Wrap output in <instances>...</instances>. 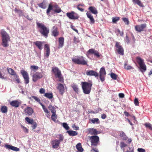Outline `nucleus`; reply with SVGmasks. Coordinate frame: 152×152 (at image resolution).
<instances>
[{
	"mask_svg": "<svg viewBox=\"0 0 152 152\" xmlns=\"http://www.w3.org/2000/svg\"><path fill=\"white\" fill-rule=\"evenodd\" d=\"M39 31L45 38H47L49 33V29L46 27L44 24L39 22L36 23Z\"/></svg>",
	"mask_w": 152,
	"mask_h": 152,
	"instance_id": "nucleus-1",
	"label": "nucleus"
},
{
	"mask_svg": "<svg viewBox=\"0 0 152 152\" xmlns=\"http://www.w3.org/2000/svg\"><path fill=\"white\" fill-rule=\"evenodd\" d=\"M1 34L2 39L1 45L4 47H7L9 46L8 42L10 40V37L9 34L4 29L1 30Z\"/></svg>",
	"mask_w": 152,
	"mask_h": 152,
	"instance_id": "nucleus-2",
	"label": "nucleus"
},
{
	"mask_svg": "<svg viewBox=\"0 0 152 152\" xmlns=\"http://www.w3.org/2000/svg\"><path fill=\"white\" fill-rule=\"evenodd\" d=\"M81 84L83 93L85 94H89L91 89L93 85L92 82L89 80L88 82H82Z\"/></svg>",
	"mask_w": 152,
	"mask_h": 152,
	"instance_id": "nucleus-3",
	"label": "nucleus"
},
{
	"mask_svg": "<svg viewBox=\"0 0 152 152\" xmlns=\"http://www.w3.org/2000/svg\"><path fill=\"white\" fill-rule=\"evenodd\" d=\"M72 62L75 64L83 65L87 64V61L83 56L78 57L77 58H72Z\"/></svg>",
	"mask_w": 152,
	"mask_h": 152,
	"instance_id": "nucleus-4",
	"label": "nucleus"
},
{
	"mask_svg": "<svg viewBox=\"0 0 152 152\" xmlns=\"http://www.w3.org/2000/svg\"><path fill=\"white\" fill-rule=\"evenodd\" d=\"M136 61L140 66L141 71L142 72H145L146 70V66L144 62V60L140 57L137 56L136 58Z\"/></svg>",
	"mask_w": 152,
	"mask_h": 152,
	"instance_id": "nucleus-5",
	"label": "nucleus"
},
{
	"mask_svg": "<svg viewBox=\"0 0 152 152\" xmlns=\"http://www.w3.org/2000/svg\"><path fill=\"white\" fill-rule=\"evenodd\" d=\"M89 139L92 146H96L99 142V137L96 135L93 136L89 137Z\"/></svg>",
	"mask_w": 152,
	"mask_h": 152,
	"instance_id": "nucleus-6",
	"label": "nucleus"
},
{
	"mask_svg": "<svg viewBox=\"0 0 152 152\" xmlns=\"http://www.w3.org/2000/svg\"><path fill=\"white\" fill-rule=\"evenodd\" d=\"M52 71L54 73L55 76L59 78V81H61L62 78L61 77V72L58 67H53Z\"/></svg>",
	"mask_w": 152,
	"mask_h": 152,
	"instance_id": "nucleus-7",
	"label": "nucleus"
},
{
	"mask_svg": "<svg viewBox=\"0 0 152 152\" xmlns=\"http://www.w3.org/2000/svg\"><path fill=\"white\" fill-rule=\"evenodd\" d=\"M66 15L69 19L72 20H76L79 18L78 14L73 11L67 13Z\"/></svg>",
	"mask_w": 152,
	"mask_h": 152,
	"instance_id": "nucleus-8",
	"label": "nucleus"
},
{
	"mask_svg": "<svg viewBox=\"0 0 152 152\" xmlns=\"http://www.w3.org/2000/svg\"><path fill=\"white\" fill-rule=\"evenodd\" d=\"M20 73L24 78L25 83L26 84L28 83L29 82V78L27 72L24 70H21L20 71Z\"/></svg>",
	"mask_w": 152,
	"mask_h": 152,
	"instance_id": "nucleus-9",
	"label": "nucleus"
},
{
	"mask_svg": "<svg viewBox=\"0 0 152 152\" xmlns=\"http://www.w3.org/2000/svg\"><path fill=\"white\" fill-rule=\"evenodd\" d=\"M115 46L116 48V50L118 53L121 55L124 54V50L123 47L120 45V43L118 42H116Z\"/></svg>",
	"mask_w": 152,
	"mask_h": 152,
	"instance_id": "nucleus-10",
	"label": "nucleus"
},
{
	"mask_svg": "<svg viewBox=\"0 0 152 152\" xmlns=\"http://www.w3.org/2000/svg\"><path fill=\"white\" fill-rule=\"evenodd\" d=\"M146 24L144 23L135 26L134 27L136 31L139 32H140L144 31V29L146 27Z\"/></svg>",
	"mask_w": 152,
	"mask_h": 152,
	"instance_id": "nucleus-11",
	"label": "nucleus"
},
{
	"mask_svg": "<svg viewBox=\"0 0 152 152\" xmlns=\"http://www.w3.org/2000/svg\"><path fill=\"white\" fill-rule=\"evenodd\" d=\"M106 71L104 67H102L99 71V78L102 82H103L104 80V78L106 75Z\"/></svg>",
	"mask_w": 152,
	"mask_h": 152,
	"instance_id": "nucleus-12",
	"label": "nucleus"
},
{
	"mask_svg": "<svg viewBox=\"0 0 152 152\" xmlns=\"http://www.w3.org/2000/svg\"><path fill=\"white\" fill-rule=\"evenodd\" d=\"M43 77L42 73L37 72L32 76V80L34 82H36L39 79L42 78Z\"/></svg>",
	"mask_w": 152,
	"mask_h": 152,
	"instance_id": "nucleus-13",
	"label": "nucleus"
},
{
	"mask_svg": "<svg viewBox=\"0 0 152 152\" xmlns=\"http://www.w3.org/2000/svg\"><path fill=\"white\" fill-rule=\"evenodd\" d=\"M25 113L28 116H30L34 113V111L32 108L30 107H27L24 110Z\"/></svg>",
	"mask_w": 152,
	"mask_h": 152,
	"instance_id": "nucleus-14",
	"label": "nucleus"
},
{
	"mask_svg": "<svg viewBox=\"0 0 152 152\" xmlns=\"http://www.w3.org/2000/svg\"><path fill=\"white\" fill-rule=\"evenodd\" d=\"M87 53L88 54H94L97 58H99L100 57V55L99 54L98 51L95 50L94 49L92 48L90 49Z\"/></svg>",
	"mask_w": 152,
	"mask_h": 152,
	"instance_id": "nucleus-15",
	"label": "nucleus"
},
{
	"mask_svg": "<svg viewBox=\"0 0 152 152\" xmlns=\"http://www.w3.org/2000/svg\"><path fill=\"white\" fill-rule=\"evenodd\" d=\"M52 147L54 148H57L59 146L60 144V141L58 140H52L51 142Z\"/></svg>",
	"mask_w": 152,
	"mask_h": 152,
	"instance_id": "nucleus-16",
	"label": "nucleus"
},
{
	"mask_svg": "<svg viewBox=\"0 0 152 152\" xmlns=\"http://www.w3.org/2000/svg\"><path fill=\"white\" fill-rule=\"evenodd\" d=\"M86 75L88 76H94L95 77H98L99 74L96 71L93 70H87L86 72Z\"/></svg>",
	"mask_w": 152,
	"mask_h": 152,
	"instance_id": "nucleus-17",
	"label": "nucleus"
},
{
	"mask_svg": "<svg viewBox=\"0 0 152 152\" xmlns=\"http://www.w3.org/2000/svg\"><path fill=\"white\" fill-rule=\"evenodd\" d=\"M44 50H45V56L47 58H48L50 53V49L49 45L47 44H46L44 46Z\"/></svg>",
	"mask_w": 152,
	"mask_h": 152,
	"instance_id": "nucleus-18",
	"label": "nucleus"
},
{
	"mask_svg": "<svg viewBox=\"0 0 152 152\" xmlns=\"http://www.w3.org/2000/svg\"><path fill=\"white\" fill-rule=\"evenodd\" d=\"M59 93L61 95H63L65 92V89L64 86L61 83H59L58 84L57 88Z\"/></svg>",
	"mask_w": 152,
	"mask_h": 152,
	"instance_id": "nucleus-19",
	"label": "nucleus"
},
{
	"mask_svg": "<svg viewBox=\"0 0 152 152\" xmlns=\"http://www.w3.org/2000/svg\"><path fill=\"white\" fill-rule=\"evenodd\" d=\"M51 35L52 36L56 37L58 36L59 34V32L58 31L57 28L55 26L53 27L51 31Z\"/></svg>",
	"mask_w": 152,
	"mask_h": 152,
	"instance_id": "nucleus-20",
	"label": "nucleus"
},
{
	"mask_svg": "<svg viewBox=\"0 0 152 152\" xmlns=\"http://www.w3.org/2000/svg\"><path fill=\"white\" fill-rule=\"evenodd\" d=\"M33 43L39 49L41 50L43 48V42L37 41L34 42Z\"/></svg>",
	"mask_w": 152,
	"mask_h": 152,
	"instance_id": "nucleus-21",
	"label": "nucleus"
},
{
	"mask_svg": "<svg viewBox=\"0 0 152 152\" xmlns=\"http://www.w3.org/2000/svg\"><path fill=\"white\" fill-rule=\"evenodd\" d=\"M89 133L92 135L95 136L99 133V132L93 128L90 129L88 130Z\"/></svg>",
	"mask_w": 152,
	"mask_h": 152,
	"instance_id": "nucleus-22",
	"label": "nucleus"
},
{
	"mask_svg": "<svg viewBox=\"0 0 152 152\" xmlns=\"http://www.w3.org/2000/svg\"><path fill=\"white\" fill-rule=\"evenodd\" d=\"M5 147L7 149H11L14 151H18L19 150V149L18 148L8 144L5 145Z\"/></svg>",
	"mask_w": 152,
	"mask_h": 152,
	"instance_id": "nucleus-23",
	"label": "nucleus"
},
{
	"mask_svg": "<svg viewBox=\"0 0 152 152\" xmlns=\"http://www.w3.org/2000/svg\"><path fill=\"white\" fill-rule=\"evenodd\" d=\"M10 104L12 106L15 107H18L19 106L20 103L16 100L11 102Z\"/></svg>",
	"mask_w": 152,
	"mask_h": 152,
	"instance_id": "nucleus-24",
	"label": "nucleus"
},
{
	"mask_svg": "<svg viewBox=\"0 0 152 152\" xmlns=\"http://www.w3.org/2000/svg\"><path fill=\"white\" fill-rule=\"evenodd\" d=\"M64 38L63 37H60L58 38V48H61L63 47L64 44Z\"/></svg>",
	"mask_w": 152,
	"mask_h": 152,
	"instance_id": "nucleus-25",
	"label": "nucleus"
},
{
	"mask_svg": "<svg viewBox=\"0 0 152 152\" xmlns=\"http://www.w3.org/2000/svg\"><path fill=\"white\" fill-rule=\"evenodd\" d=\"M86 14L87 17L90 19V23L92 24H94L95 22V20L91 13L88 12Z\"/></svg>",
	"mask_w": 152,
	"mask_h": 152,
	"instance_id": "nucleus-26",
	"label": "nucleus"
},
{
	"mask_svg": "<svg viewBox=\"0 0 152 152\" xmlns=\"http://www.w3.org/2000/svg\"><path fill=\"white\" fill-rule=\"evenodd\" d=\"M88 10L93 14H96L98 13L96 9L94 7L90 6L88 8Z\"/></svg>",
	"mask_w": 152,
	"mask_h": 152,
	"instance_id": "nucleus-27",
	"label": "nucleus"
},
{
	"mask_svg": "<svg viewBox=\"0 0 152 152\" xmlns=\"http://www.w3.org/2000/svg\"><path fill=\"white\" fill-rule=\"evenodd\" d=\"M7 70L8 73L12 75L15 76L16 74L15 71L12 69L7 67Z\"/></svg>",
	"mask_w": 152,
	"mask_h": 152,
	"instance_id": "nucleus-28",
	"label": "nucleus"
},
{
	"mask_svg": "<svg viewBox=\"0 0 152 152\" xmlns=\"http://www.w3.org/2000/svg\"><path fill=\"white\" fill-rule=\"evenodd\" d=\"M132 2L135 4H137L139 6L141 7H144V5H143L142 3L140 0H132Z\"/></svg>",
	"mask_w": 152,
	"mask_h": 152,
	"instance_id": "nucleus-29",
	"label": "nucleus"
},
{
	"mask_svg": "<svg viewBox=\"0 0 152 152\" xmlns=\"http://www.w3.org/2000/svg\"><path fill=\"white\" fill-rule=\"evenodd\" d=\"M70 136H75L77 135V132L74 131L69 130L66 132Z\"/></svg>",
	"mask_w": 152,
	"mask_h": 152,
	"instance_id": "nucleus-30",
	"label": "nucleus"
},
{
	"mask_svg": "<svg viewBox=\"0 0 152 152\" xmlns=\"http://www.w3.org/2000/svg\"><path fill=\"white\" fill-rule=\"evenodd\" d=\"M38 5L40 7L43 9H45L47 7L45 1V0H44L42 2L38 4Z\"/></svg>",
	"mask_w": 152,
	"mask_h": 152,
	"instance_id": "nucleus-31",
	"label": "nucleus"
},
{
	"mask_svg": "<svg viewBox=\"0 0 152 152\" xmlns=\"http://www.w3.org/2000/svg\"><path fill=\"white\" fill-rule=\"evenodd\" d=\"M25 120L28 122V123L30 124H32L34 122V120L32 118H30L28 117H26Z\"/></svg>",
	"mask_w": 152,
	"mask_h": 152,
	"instance_id": "nucleus-32",
	"label": "nucleus"
},
{
	"mask_svg": "<svg viewBox=\"0 0 152 152\" xmlns=\"http://www.w3.org/2000/svg\"><path fill=\"white\" fill-rule=\"evenodd\" d=\"M44 96L49 99H51L53 98V95L52 93H45Z\"/></svg>",
	"mask_w": 152,
	"mask_h": 152,
	"instance_id": "nucleus-33",
	"label": "nucleus"
},
{
	"mask_svg": "<svg viewBox=\"0 0 152 152\" xmlns=\"http://www.w3.org/2000/svg\"><path fill=\"white\" fill-rule=\"evenodd\" d=\"M120 136L121 137H122L123 139L124 140H126L128 139L127 136L123 131L120 132Z\"/></svg>",
	"mask_w": 152,
	"mask_h": 152,
	"instance_id": "nucleus-34",
	"label": "nucleus"
},
{
	"mask_svg": "<svg viewBox=\"0 0 152 152\" xmlns=\"http://www.w3.org/2000/svg\"><path fill=\"white\" fill-rule=\"evenodd\" d=\"M76 148L80 152H82L83 151V149L82 148L81 144L80 143H78L76 145Z\"/></svg>",
	"mask_w": 152,
	"mask_h": 152,
	"instance_id": "nucleus-35",
	"label": "nucleus"
},
{
	"mask_svg": "<svg viewBox=\"0 0 152 152\" xmlns=\"http://www.w3.org/2000/svg\"><path fill=\"white\" fill-rule=\"evenodd\" d=\"M71 86L73 88L74 90L76 93L78 92V88L77 87V85L75 83H73L71 85Z\"/></svg>",
	"mask_w": 152,
	"mask_h": 152,
	"instance_id": "nucleus-36",
	"label": "nucleus"
},
{
	"mask_svg": "<svg viewBox=\"0 0 152 152\" xmlns=\"http://www.w3.org/2000/svg\"><path fill=\"white\" fill-rule=\"evenodd\" d=\"M53 6L51 4H50L46 11V13L47 15H49L50 12L51 10H53Z\"/></svg>",
	"mask_w": 152,
	"mask_h": 152,
	"instance_id": "nucleus-37",
	"label": "nucleus"
},
{
	"mask_svg": "<svg viewBox=\"0 0 152 152\" xmlns=\"http://www.w3.org/2000/svg\"><path fill=\"white\" fill-rule=\"evenodd\" d=\"M49 109L51 111L52 113H56V111L55 108L51 105H50L48 106Z\"/></svg>",
	"mask_w": 152,
	"mask_h": 152,
	"instance_id": "nucleus-38",
	"label": "nucleus"
},
{
	"mask_svg": "<svg viewBox=\"0 0 152 152\" xmlns=\"http://www.w3.org/2000/svg\"><path fill=\"white\" fill-rule=\"evenodd\" d=\"M90 121H91V122L94 124L95 123L99 124L100 123V121L99 119L98 118H93L91 119Z\"/></svg>",
	"mask_w": 152,
	"mask_h": 152,
	"instance_id": "nucleus-39",
	"label": "nucleus"
},
{
	"mask_svg": "<svg viewBox=\"0 0 152 152\" xmlns=\"http://www.w3.org/2000/svg\"><path fill=\"white\" fill-rule=\"evenodd\" d=\"M41 105L42 106L43 109L44 110V112L47 114H48V115H49L50 112H49L48 109L45 107V105L42 104H41Z\"/></svg>",
	"mask_w": 152,
	"mask_h": 152,
	"instance_id": "nucleus-40",
	"label": "nucleus"
},
{
	"mask_svg": "<svg viewBox=\"0 0 152 152\" xmlns=\"http://www.w3.org/2000/svg\"><path fill=\"white\" fill-rule=\"evenodd\" d=\"M1 110L2 113H6L7 112V108L6 106H3L1 107Z\"/></svg>",
	"mask_w": 152,
	"mask_h": 152,
	"instance_id": "nucleus-41",
	"label": "nucleus"
},
{
	"mask_svg": "<svg viewBox=\"0 0 152 152\" xmlns=\"http://www.w3.org/2000/svg\"><path fill=\"white\" fill-rule=\"evenodd\" d=\"M52 120L54 121L55 122L57 118V115L56 113H53L51 116Z\"/></svg>",
	"mask_w": 152,
	"mask_h": 152,
	"instance_id": "nucleus-42",
	"label": "nucleus"
},
{
	"mask_svg": "<svg viewBox=\"0 0 152 152\" xmlns=\"http://www.w3.org/2000/svg\"><path fill=\"white\" fill-rule=\"evenodd\" d=\"M124 68L127 70L133 69V68L131 66L129 65L127 66V64L126 63L124 64Z\"/></svg>",
	"mask_w": 152,
	"mask_h": 152,
	"instance_id": "nucleus-43",
	"label": "nucleus"
},
{
	"mask_svg": "<svg viewBox=\"0 0 152 152\" xmlns=\"http://www.w3.org/2000/svg\"><path fill=\"white\" fill-rule=\"evenodd\" d=\"M122 19L126 25H129V21L128 18H122Z\"/></svg>",
	"mask_w": 152,
	"mask_h": 152,
	"instance_id": "nucleus-44",
	"label": "nucleus"
},
{
	"mask_svg": "<svg viewBox=\"0 0 152 152\" xmlns=\"http://www.w3.org/2000/svg\"><path fill=\"white\" fill-rule=\"evenodd\" d=\"M112 22L114 23H115L116 22L120 20L119 17H113L112 18Z\"/></svg>",
	"mask_w": 152,
	"mask_h": 152,
	"instance_id": "nucleus-45",
	"label": "nucleus"
},
{
	"mask_svg": "<svg viewBox=\"0 0 152 152\" xmlns=\"http://www.w3.org/2000/svg\"><path fill=\"white\" fill-rule=\"evenodd\" d=\"M31 98H33L36 101L39 103L40 105L41 104H42L41 102V101L37 97L34 96H31Z\"/></svg>",
	"mask_w": 152,
	"mask_h": 152,
	"instance_id": "nucleus-46",
	"label": "nucleus"
},
{
	"mask_svg": "<svg viewBox=\"0 0 152 152\" xmlns=\"http://www.w3.org/2000/svg\"><path fill=\"white\" fill-rule=\"evenodd\" d=\"M145 126L146 128H149L150 130H152V125L150 123H145Z\"/></svg>",
	"mask_w": 152,
	"mask_h": 152,
	"instance_id": "nucleus-47",
	"label": "nucleus"
},
{
	"mask_svg": "<svg viewBox=\"0 0 152 152\" xmlns=\"http://www.w3.org/2000/svg\"><path fill=\"white\" fill-rule=\"evenodd\" d=\"M55 7L56 9L53 10L55 12L59 13L61 12V10L59 7H57V6H56Z\"/></svg>",
	"mask_w": 152,
	"mask_h": 152,
	"instance_id": "nucleus-48",
	"label": "nucleus"
},
{
	"mask_svg": "<svg viewBox=\"0 0 152 152\" xmlns=\"http://www.w3.org/2000/svg\"><path fill=\"white\" fill-rule=\"evenodd\" d=\"M111 77L114 80H116L117 78V75L113 73H111L110 75Z\"/></svg>",
	"mask_w": 152,
	"mask_h": 152,
	"instance_id": "nucleus-49",
	"label": "nucleus"
},
{
	"mask_svg": "<svg viewBox=\"0 0 152 152\" xmlns=\"http://www.w3.org/2000/svg\"><path fill=\"white\" fill-rule=\"evenodd\" d=\"M14 76L15 79V80L18 83H20V79L19 78L18 76V75L16 74V75H15Z\"/></svg>",
	"mask_w": 152,
	"mask_h": 152,
	"instance_id": "nucleus-50",
	"label": "nucleus"
},
{
	"mask_svg": "<svg viewBox=\"0 0 152 152\" xmlns=\"http://www.w3.org/2000/svg\"><path fill=\"white\" fill-rule=\"evenodd\" d=\"M63 126L66 130H68L69 128L68 124L65 123H63Z\"/></svg>",
	"mask_w": 152,
	"mask_h": 152,
	"instance_id": "nucleus-51",
	"label": "nucleus"
},
{
	"mask_svg": "<svg viewBox=\"0 0 152 152\" xmlns=\"http://www.w3.org/2000/svg\"><path fill=\"white\" fill-rule=\"evenodd\" d=\"M127 146L124 142H121L120 143V146L121 149L124 148Z\"/></svg>",
	"mask_w": 152,
	"mask_h": 152,
	"instance_id": "nucleus-52",
	"label": "nucleus"
},
{
	"mask_svg": "<svg viewBox=\"0 0 152 152\" xmlns=\"http://www.w3.org/2000/svg\"><path fill=\"white\" fill-rule=\"evenodd\" d=\"M30 68L33 70H37L38 69V67L37 66L32 65L31 66Z\"/></svg>",
	"mask_w": 152,
	"mask_h": 152,
	"instance_id": "nucleus-53",
	"label": "nucleus"
},
{
	"mask_svg": "<svg viewBox=\"0 0 152 152\" xmlns=\"http://www.w3.org/2000/svg\"><path fill=\"white\" fill-rule=\"evenodd\" d=\"M74 42L75 43H77L79 42V40L78 38L75 37L73 39Z\"/></svg>",
	"mask_w": 152,
	"mask_h": 152,
	"instance_id": "nucleus-54",
	"label": "nucleus"
},
{
	"mask_svg": "<svg viewBox=\"0 0 152 152\" xmlns=\"http://www.w3.org/2000/svg\"><path fill=\"white\" fill-rule=\"evenodd\" d=\"M134 103L136 106H138L139 102L138 99L135 98L134 100Z\"/></svg>",
	"mask_w": 152,
	"mask_h": 152,
	"instance_id": "nucleus-55",
	"label": "nucleus"
},
{
	"mask_svg": "<svg viewBox=\"0 0 152 152\" xmlns=\"http://www.w3.org/2000/svg\"><path fill=\"white\" fill-rule=\"evenodd\" d=\"M45 90L44 88H42L39 90V92L41 94H43L45 93Z\"/></svg>",
	"mask_w": 152,
	"mask_h": 152,
	"instance_id": "nucleus-56",
	"label": "nucleus"
},
{
	"mask_svg": "<svg viewBox=\"0 0 152 152\" xmlns=\"http://www.w3.org/2000/svg\"><path fill=\"white\" fill-rule=\"evenodd\" d=\"M32 128L33 129H35L37 126V124L36 122H34L33 123V124H32Z\"/></svg>",
	"mask_w": 152,
	"mask_h": 152,
	"instance_id": "nucleus-57",
	"label": "nucleus"
},
{
	"mask_svg": "<svg viewBox=\"0 0 152 152\" xmlns=\"http://www.w3.org/2000/svg\"><path fill=\"white\" fill-rule=\"evenodd\" d=\"M137 150L138 152H145V150L142 148H138Z\"/></svg>",
	"mask_w": 152,
	"mask_h": 152,
	"instance_id": "nucleus-58",
	"label": "nucleus"
},
{
	"mask_svg": "<svg viewBox=\"0 0 152 152\" xmlns=\"http://www.w3.org/2000/svg\"><path fill=\"white\" fill-rule=\"evenodd\" d=\"M124 114L127 117H128L129 116H132V115H130L128 112H127L126 111H125L124 112Z\"/></svg>",
	"mask_w": 152,
	"mask_h": 152,
	"instance_id": "nucleus-59",
	"label": "nucleus"
},
{
	"mask_svg": "<svg viewBox=\"0 0 152 152\" xmlns=\"http://www.w3.org/2000/svg\"><path fill=\"white\" fill-rule=\"evenodd\" d=\"M22 127L23 129V131L25 132L26 133H28V129L27 128L23 126H22Z\"/></svg>",
	"mask_w": 152,
	"mask_h": 152,
	"instance_id": "nucleus-60",
	"label": "nucleus"
},
{
	"mask_svg": "<svg viewBox=\"0 0 152 152\" xmlns=\"http://www.w3.org/2000/svg\"><path fill=\"white\" fill-rule=\"evenodd\" d=\"M14 11H15V12L16 13H20V12L21 13V11L20 10L16 8H15V9Z\"/></svg>",
	"mask_w": 152,
	"mask_h": 152,
	"instance_id": "nucleus-61",
	"label": "nucleus"
},
{
	"mask_svg": "<svg viewBox=\"0 0 152 152\" xmlns=\"http://www.w3.org/2000/svg\"><path fill=\"white\" fill-rule=\"evenodd\" d=\"M59 139L60 141H62L64 139V137L61 134H60L59 135Z\"/></svg>",
	"mask_w": 152,
	"mask_h": 152,
	"instance_id": "nucleus-62",
	"label": "nucleus"
},
{
	"mask_svg": "<svg viewBox=\"0 0 152 152\" xmlns=\"http://www.w3.org/2000/svg\"><path fill=\"white\" fill-rule=\"evenodd\" d=\"M119 97L121 98H123L124 96V94L121 93L119 94Z\"/></svg>",
	"mask_w": 152,
	"mask_h": 152,
	"instance_id": "nucleus-63",
	"label": "nucleus"
},
{
	"mask_svg": "<svg viewBox=\"0 0 152 152\" xmlns=\"http://www.w3.org/2000/svg\"><path fill=\"white\" fill-rule=\"evenodd\" d=\"M74 26H71V28L74 31L76 32L77 33H78V31L75 28Z\"/></svg>",
	"mask_w": 152,
	"mask_h": 152,
	"instance_id": "nucleus-64",
	"label": "nucleus"
}]
</instances>
